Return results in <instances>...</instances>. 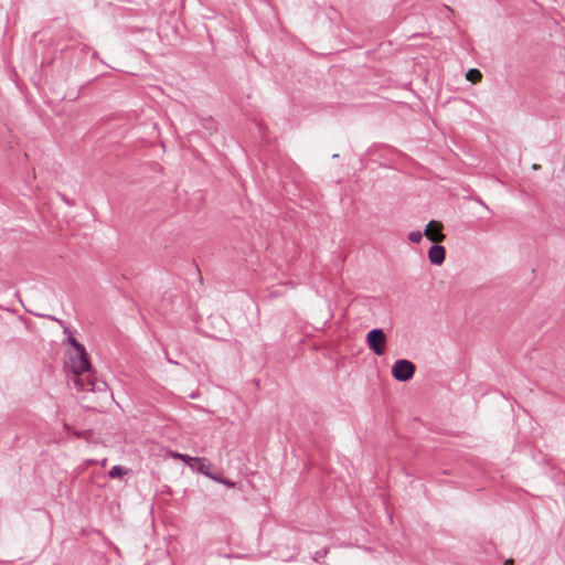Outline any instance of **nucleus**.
<instances>
[{"mask_svg": "<svg viewBox=\"0 0 565 565\" xmlns=\"http://www.w3.org/2000/svg\"><path fill=\"white\" fill-rule=\"evenodd\" d=\"M446 258V249L439 243H435L428 250V259L431 264L440 266Z\"/></svg>", "mask_w": 565, "mask_h": 565, "instance_id": "obj_6", "label": "nucleus"}, {"mask_svg": "<svg viewBox=\"0 0 565 565\" xmlns=\"http://www.w3.org/2000/svg\"><path fill=\"white\" fill-rule=\"evenodd\" d=\"M414 363L405 359L397 360L392 366V375L399 382L409 381L414 376Z\"/></svg>", "mask_w": 565, "mask_h": 565, "instance_id": "obj_3", "label": "nucleus"}, {"mask_svg": "<svg viewBox=\"0 0 565 565\" xmlns=\"http://www.w3.org/2000/svg\"><path fill=\"white\" fill-rule=\"evenodd\" d=\"M194 463H196V470L205 477L212 479L215 476L210 471L211 463L205 458H196Z\"/></svg>", "mask_w": 565, "mask_h": 565, "instance_id": "obj_7", "label": "nucleus"}, {"mask_svg": "<svg viewBox=\"0 0 565 565\" xmlns=\"http://www.w3.org/2000/svg\"><path fill=\"white\" fill-rule=\"evenodd\" d=\"M212 480L220 482L222 484H225L228 488H233L235 486V483L233 481L225 479L220 475H215L214 477H212Z\"/></svg>", "mask_w": 565, "mask_h": 565, "instance_id": "obj_12", "label": "nucleus"}, {"mask_svg": "<svg viewBox=\"0 0 565 565\" xmlns=\"http://www.w3.org/2000/svg\"><path fill=\"white\" fill-rule=\"evenodd\" d=\"M51 320L55 323V326H56L58 329H61V328H62V326H61V323L58 322V320H55V319H51Z\"/></svg>", "mask_w": 565, "mask_h": 565, "instance_id": "obj_13", "label": "nucleus"}, {"mask_svg": "<svg viewBox=\"0 0 565 565\" xmlns=\"http://www.w3.org/2000/svg\"><path fill=\"white\" fill-rule=\"evenodd\" d=\"M75 436L77 437H83V434L82 433H77V431H74Z\"/></svg>", "mask_w": 565, "mask_h": 565, "instance_id": "obj_14", "label": "nucleus"}, {"mask_svg": "<svg viewBox=\"0 0 565 565\" xmlns=\"http://www.w3.org/2000/svg\"><path fill=\"white\" fill-rule=\"evenodd\" d=\"M423 236H424V233H422L420 231H414L408 234V239L412 243L418 244L423 239Z\"/></svg>", "mask_w": 565, "mask_h": 565, "instance_id": "obj_11", "label": "nucleus"}, {"mask_svg": "<svg viewBox=\"0 0 565 565\" xmlns=\"http://www.w3.org/2000/svg\"><path fill=\"white\" fill-rule=\"evenodd\" d=\"M70 349L65 353V367L70 374L71 383H81V375L88 376L87 371L92 369L85 348L71 334L67 335Z\"/></svg>", "mask_w": 565, "mask_h": 565, "instance_id": "obj_1", "label": "nucleus"}, {"mask_svg": "<svg viewBox=\"0 0 565 565\" xmlns=\"http://www.w3.org/2000/svg\"><path fill=\"white\" fill-rule=\"evenodd\" d=\"M128 473V469L121 467V466H114L109 471L110 478H120Z\"/></svg>", "mask_w": 565, "mask_h": 565, "instance_id": "obj_10", "label": "nucleus"}, {"mask_svg": "<svg viewBox=\"0 0 565 565\" xmlns=\"http://www.w3.org/2000/svg\"><path fill=\"white\" fill-rule=\"evenodd\" d=\"M64 428L68 431L70 430V426L67 424L64 425Z\"/></svg>", "mask_w": 565, "mask_h": 565, "instance_id": "obj_15", "label": "nucleus"}, {"mask_svg": "<svg viewBox=\"0 0 565 565\" xmlns=\"http://www.w3.org/2000/svg\"><path fill=\"white\" fill-rule=\"evenodd\" d=\"M466 79L471 82L472 84H477L479 82H481L482 79V74L479 70L477 68H470L467 73H466Z\"/></svg>", "mask_w": 565, "mask_h": 565, "instance_id": "obj_9", "label": "nucleus"}, {"mask_svg": "<svg viewBox=\"0 0 565 565\" xmlns=\"http://www.w3.org/2000/svg\"><path fill=\"white\" fill-rule=\"evenodd\" d=\"M369 349L375 355H383L386 352L387 337L382 329H372L365 338Z\"/></svg>", "mask_w": 565, "mask_h": 565, "instance_id": "obj_2", "label": "nucleus"}, {"mask_svg": "<svg viewBox=\"0 0 565 565\" xmlns=\"http://www.w3.org/2000/svg\"><path fill=\"white\" fill-rule=\"evenodd\" d=\"M168 456L173 458V459H180V460H182V462H185L191 468H194L193 463L196 460V457H190L188 455L180 454V452H177V451H171V450L168 451Z\"/></svg>", "mask_w": 565, "mask_h": 565, "instance_id": "obj_8", "label": "nucleus"}, {"mask_svg": "<svg viewBox=\"0 0 565 565\" xmlns=\"http://www.w3.org/2000/svg\"><path fill=\"white\" fill-rule=\"evenodd\" d=\"M87 374H88V376H86V374L85 375L83 374L79 376V377H82L79 384L72 383L73 386L75 387V390L79 393L94 392L96 390H99L96 386V379H95V375H94V372L92 371V369L89 371H87Z\"/></svg>", "mask_w": 565, "mask_h": 565, "instance_id": "obj_5", "label": "nucleus"}, {"mask_svg": "<svg viewBox=\"0 0 565 565\" xmlns=\"http://www.w3.org/2000/svg\"><path fill=\"white\" fill-rule=\"evenodd\" d=\"M443 230V223L433 220L427 223L424 231V236H426V238L433 243H441L446 238V235L444 234Z\"/></svg>", "mask_w": 565, "mask_h": 565, "instance_id": "obj_4", "label": "nucleus"}]
</instances>
